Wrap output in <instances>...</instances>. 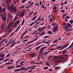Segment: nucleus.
Returning a JSON list of instances; mask_svg holds the SVG:
<instances>
[{
  "label": "nucleus",
  "mask_w": 73,
  "mask_h": 73,
  "mask_svg": "<svg viewBox=\"0 0 73 73\" xmlns=\"http://www.w3.org/2000/svg\"><path fill=\"white\" fill-rule=\"evenodd\" d=\"M64 50L62 51V54H65L67 52V51H66L65 50Z\"/></svg>",
  "instance_id": "13"
},
{
  "label": "nucleus",
  "mask_w": 73,
  "mask_h": 73,
  "mask_svg": "<svg viewBox=\"0 0 73 73\" xmlns=\"http://www.w3.org/2000/svg\"><path fill=\"white\" fill-rule=\"evenodd\" d=\"M56 8H57V7H56L55 6L53 7V9H54V10L56 9Z\"/></svg>",
  "instance_id": "50"
},
{
  "label": "nucleus",
  "mask_w": 73,
  "mask_h": 73,
  "mask_svg": "<svg viewBox=\"0 0 73 73\" xmlns=\"http://www.w3.org/2000/svg\"><path fill=\"white\" fill-rule=\"evenodd\" d=\"M14 67V66H13L12 67H8L7 68V69H11V68H13Z\"/></svg>",
  "instance_id": "27"
},
{
  "label": "nucleus",
  "mask_w": 73,
  "mask_h": 73,
  "mask_svg": "<svg viewBox=\"0 0 73 73\" xmlns=\"http://www.w3.org/2000/svg\"><path fill=\"white\" fill-rule=\"evenodd\" d=\"M46 65H48V66H50V64H48V63H46Z\"/></svg>",
  "instance_id": "59"
},
{
  "label": "nucleus",
  "mask_w": 73,
  "mask_h": 73,
  "mask_svg": "<svg viewBox=\"0 0 73 73\" xmlns=\"http://www.w3.org/2000/svg\"><path fill=\"white\" fill-rule=\"evenodd\" d=\"M64 3L62 2L61 3V5H64Z\"/></svg>",
  "instance_id": "62"
},
{
  "label": "nucleus",
  "mask_w": 73,
  "mask_h": 73,
  "mask_svg": "<svg viewBox=\"0 0 73 73\" xmlns=\"http://www.w3.org/2000/svg\"><path fill=\"white\" fill-rule=\"evenodd\" d=\"M69 22L71 24H73V20H70L69 21Z\"/></svg>",
  "instance_id": "30"
},
{
  "label": "nucleus",
  "mask_w": 73,
  "mask_h": 73,
  "mask_svg": "<svg viewBox=\"0 0 73 73\" xmlns=\"http://www.w3.org/2000/svg\"><path fill=\"white\" fill-rule=\"evenodd\" d=\"M58 39H56L54 40L53 42H52V44H54V43H56V42L57 41H58Z\"/></svg>",
  "instance_id": "32"
},
{
  "label": "nucleus",
  "mask_w": 73,
  "mask_h": 73,
  "mask_svg": "<svg viewBox=\"0 0 73 73\" xmlns=\"http://www.w3.org/2000/svg\"><path fill=\"white\" fill-rule=\"evenodd\" d=\"M40 21L38 22V23H36V25H37V24H40Z\"/></svg>",
  "instance_id": "63"
},
{
  "label": "nucleus",
  "mask_w": 73,
  "mask_h": 73,
  "mask_svg": "<svg viewBox=\"0 0 73 73\" xmlns=\"http://www.w3.org/2000/svg\"><path fill=\"white\" fill-rule=\"evenodd\" d=\"M60 12H63V13H65V10H62L60 11Z\"/></svg>",
  "instance_id": "55"
},
{
  "label": "nucleus",
  "mask_w": 73,
  "mask_h": 73,
  "mask_svg": "<svg viewBox=\"0 0 73 73\" xmlns=\"http://www.w3.org/2000/svg\"><path fill=\"white\" fill-rule=\"evenodd\" d=\"M43 51H44V50H42V49L41 48L39 52L40 54H42V52H43Z\"/></svg>",
  "instance_id": "9"
},
{
  "label": "nucleus",
  "mask_w": 73,
  "mask_h": 73,
  "mask_svg": "<svg viewBox=\"0 0 73 73\" xmlns=\"http://www.w3.org/2000/svg\"><path fill=\"white\" fill-rule=\"evenodd\" d=\"M11 0H5V2L7 4V8L9 9H11V10L10 11V12L11 13H12V12H13L16 13L17 11L16 8V6H14L13 4L12 3L11 4V7H10V6L9 5Z\"/></svg>",
  "instance_id": "1"
},
{
  "label": "nucleus",
  "mask_w": 73,
  "mask_h": 73,
  "mask_svg": "<svg viewBox=\"0 0 73 73\" xmlns=\"http://www.w3.org/2000/svg\"><path fill=\"white\" fill-rule=\"evenodd\" d=\"M68 45H69V44H67L66 45L63 47L62 48L60 49L59 50H62V49H63L64 48H65L67 47V46H68Z\"/></svg>",
  "instance_id": "10"
},
{
  "label": "nucleus",
  "mask_w": 73,
  "mask_h": 73,
  "mask_svg": "<svg viewBox=\"0 0 73 73\" xmlns=\"http://www.w3.org/2000/svg\"><path fill=\"white\" fill-rule=\"evenodd\" d=\"M73 42H72V43L70 45V46H69L68 48H67L66 49H65V50H68V49H70V48H72V47H73Z\"/></svg>",
  "instance_id": "7"
},
{
  "label": "nucleus",
  "mask_w": 73,
  "mask_h": 73,
  "mask_svg": "<svg viewBox=\"0 0 73 73\" xmlns=\"http://www.w3.org/2000/svg\"><path fill=\"white\" fill-rule=\"evenodd\" d=\"M25 70V68H21V69H19L20 71V70Z\"/></svg>",
  "instance_id": "46"
},
{
  "label": "nucleus",
  "mask_w": 73,
  "mask_h": 73,
  "mask_svg": "<svg viewBox=\"0 0 73 73\" xmlns=\"http://www.w3.org/2000/svg\"><path fill=\"white\" fill-rule=\"evenodd\" d=\"M36 65L33 66H30L31 68H33V67H36Z\"/></svg>",
  "instance_id": "54"
},
{
  "label": "nucleus",
  "mask_w": 73,
  "mask_h": 73,
  "mask_svg": "<svg viewBox=\"0 0 73 73\" xmlns=\"http://www.w3.org/2000/svg\"><path fill=\"white\" fill-rule=\"evenodd\" d=\"M39 21L38 19L36 20L35 22H34L35 23H36L37 22H38V21Z\"/></svg>",
  "instance_id": "57"
},
{
  "label": "nucleus",
  "mask_w": 73,
  "mask_h": 73,
  "mask_svg": "<svg viewBox=\"0 0 73 73\" xmlns=\"http://www.w3.org/2000/svg\"><path fill=\"white\" fill-rule=\"evenodd\" d=\"M19 61H20V59H19L18 60V61L16 62V64H17V63H18V62H19Z\"/></svg>",
  "instance_id": "64"
},
{
  "label": "nucleus",
  "mask_w": 73,
  "mask_h": 73,
  "mask_svg": "<svg viewBox=\"0 0 73 73\" xmlns=\"http://www.w3.org/2000/svg\"><path fill=\"white\" fill-rule=\"evenodd\" d=\"M4 16L5 17V20L4 19V17H3V21H5L6 20H7V19L5 18V14L4 15Z\"/></svg>",
  "instance_id": "12"
},
{
  "label": "nucleus",
  "mask_w": 73,
  "mask_h": 73,
  "mask_svg": "<svg viewBox=\"0 0 73 73\" xmlns=\"http://www.w3.org/2000/svg\"><path fill=\"white\" fill-rule=\"evenodd\" d=\"M36 65L33 66H30L31 68H33V67H36Z\"/></svg>",
  "instance_id": "53"
},
{
  "label": "nucleus",
  "mask_w": 73,
  "mask_h": 73,
  "mask_svg": "<svg viewBox=\"0 0 73 73\" xmlns=\"http://www.w3.org/2000/svg\"><path fill=\"white\" fill-rule=\"evenodd\" d=\"M25 15V13H24V11H22V13H20L19 15V16L20 17H22V16H24Z\"/></svg>",
  "instance_id": "5"
},
{
  "label": "nucleus",
  "mask_w": 73,
  "mask_h": 73,
  "mask_svg": "<svg viewBox=\"0 0 73 73\" xmlns=\"http://www.w3.org/2000/svg\"><path fill=\"white\" fill-rule=\"evenodd\" d=\"M19 28H20V26H19L17 28V29L15 30V33H16V32H17V31L19 30Z\"/></svg>",
  "instance_id": "17"
},
{
  "label": "nucleus",
  "mask_w": 73,
  "mask_h": 73,
  "mask_svg": "<svg viewBox=\"0 0 73 73\" xmlns=\"http://www.w3.org/2000/svg\"><path fill=\"white\" fill-rule=\"evenodd\" d=\"M5 24H4V25H2L1 27L2 31H3V29L4 28V27H5Z\"/></svg>",
  "instance_id": "15"
},
{
  "label": "nucleus",
  "mask_w": 73,
  "mask_h": 73,
  "mask_svg": "<svg viewBox=\"0 0 73 73\" xmlns=\"http://www.w3.org/2000/svg\"><path fill=\"white\" fill-rule=\"evenodd\" d=\"M35 24V23H34V22H33L30 25V26H32V25H33V24Z\"/></svg>",
  "instance_id": "49"
},
{
  "label": "nucleus",
  "mask_w": 73,
  "mask_h": 73,
  "mask_svg": "<svg viewBox=\"0 0 73 73\" xmlns=\"http://www.w3.org/2000/svg\"><path fill=\"white\" fill-rule=\"evenodd\" d=\"M8 16H9L10 17H12V15L11 14H10V13H8Z\"/></svg>",
  "instance_id": "36"
},
{
  "label": "nucleus",
  "mask_w": 73,
  "mask_h": 73,
  "mask_svg": "<svg viewBox=\"0 0 73 73\" xmlns=\"http://www.w3.org/2000/svg\"><path fill=\"white\" fill-rule=\"evenodd\" d=\"M13 1L15 4H16V0H13Z\"/></svg>",
  "instance_id": "56"
},
{
  "label": "nucleus",
  "mask_w": 73,
  "mask_h": 73,
  "mask_svg": "<svg viewBox=\"0 0 73 73\" xmlns=\"http://www.w3.org/2000/svg\"><path fill=\"white\" fill-rule=\"evenodd\" d=\"M27 1V0H23L21 2L22 3H24L25 1Z\"/></svg>",
  "instance_id": "44"
},
{
  "label": "nucleus",
  "mask_w": 73,
  "mask_h": 73,
  "mask_svg": "<svg viewBox=\"0 0 73 73\" xmlns=\"http://www.w3.org/2000/svg\"><path fill=\"white\" fill-rule=\"evenodd\" d=\"M8 60H9V59H8V58L7 59H5V60H4L3 61V63L4 62H6V61H8Z\"/></svg>",
  "instance_id": "37"
},
{
  "label": "nucleus",
  "mask_w": 73,
  "mask_h": 73,
  "mask_svg": "<svg viewBox=\"0 0 73 73\" xmlns=\"http://www.w3.org/2000/svg\"><path fill=\"white\" fill-rule=\"evenodd\" d=\"M42 33L40 34L39 36H41L42 35H45V33L44 32L42 31Z\"/></svg>",
  "instance_id": "16"
},
{
  "label": "nucleus",
  "mask_w": 73,
  "mask_h": 73,
  "mask_svg": "<svg viewBox=\"0 0 73 73\" xmlns=\"http://www.w3.org/2000/svg\"><path fill=\"white\" fill-rule=\"evenodd\" d=\"M10 55L11 54H7L6 56V58H7V57H9V56H10Z\"/></svg>",
  "instance_id": "43"
},
{
  "label": "nucleus",
  "mask_w": 73,
  "mask_h": 73,
  "mask_svg": "<svg viewBox=\"0 0 73 73\" xmlns=\"http://www.w3.org/2000/svg\"><path fill=\"white\" fill-rule=\"evenodd\" d=\"M28 39H26L25 40H24L23 41V42H25V41H28Z\"/></svg>",
  "instance_id": "52"
},
{
  "label": "nucleus",
  "mask_w": 73,
  "mask_h": 73,
  "mask_svg": "<svg viewBox=\"0 0 73 73\" xmlns=\"http://www.w3.org/2000/svg\"><path fill=\"white\" fill-rule=\"evenodd\" d=\"M18 71H20V69L15 70L14 71V72H17Z\"/></svg>",
  "instance_id": "39"
},
{
  "label": "nucleus",
  "mask_w": 73,
  "mask_h": 73,
  "mask_svg": "<svg viewBox=\"0 0 73 73\" xmlns=\"http://www.w3.org/2000/svg\"><path fill=\"white\" fill-rule=\"evenodd\" d=\"M62 47H63V46H57V47H56V49H60L62 48Z\"/></svg>",
  "instance_id": "19"
},
{
  "label": "nucleus",
  "mask_w": 73,
  "mask_h": 73,
  "mask_svg": "<svg viewBox=\"0 0 73 73\" xmlns=\"http://www.w3.org/2000/svg\"><path fill=\"white\" fill-rule=\"evenodd\" d=\"M56 25V22L53 23L52 24V26H54V25Z\"/></svg>",
  "instance_id": "26"
},
{
  "label": "nucleus",
  "mask_w": 73,
  "mask_h": 73,
  "mask_svg": "<svg viewBox=\"0 0 73 73\" xmlns=\"http://www.w3.org/2000/svg\"><path fill=\"white\" fill-rule=\"evenodd\" d=\"M10 27V25H9L8 27L7 28V30H8V29H10V30L8 31V33H11V32H12V29H10L9 28Z\"/></svg>",
  "instance_id": "6"
},
{
  "label": "nucleus",
  "mask_w": 73,
  "mask_h": 73,
  "mask_svg": "<svg viewBox=\"0 0 73 73\" xmlns=\"http://www.w3.org/2000/svg\"><path fill=\"white\" fill-rule=\"evenodd\" d=\"M21 66H22L21 65H19V66H15V67H16V68H20V67H21Z\"/></svg>",
  "instance_id": "42"
},
{
  "label": "nucleus",
  "mask_w": 73,
  "mask_h": 73,
  "mask_svg": "<svg viewBox=\"0 0 73 73\" xmlns=\"http://www.w3.org/2000/svg\"><path fill=\"white\" fill-rule=\"evenodd\" d=\"M37 32V30L35 32H34L32 34V35H35V33H36Z\"/></svg>",
  "instance_id": "51"
},
{
  "label": "nucleus",
  "mask_w": 73,
  "mask_h": 73,
  "mask_svg": "<svg viewBox=\"0 0 73 73\" xmlns=\"http://www.w3.org/2000/svg\"><path fill=\"white\" fill-rule=\"evenodd\" d=\"M53 33H52V32L51 31H49L48 32V34L49 35H50V34H52Z\"/></svg>",
  "instance_id": "22"
},
{
  "label": "nucleus",
  "mask_w": 73,
  "mask_h": 73,
  "mask_svg": "<svg viewBox=\"0 0 73 73\" xmlns=\"http://www.w3.org/2000/svg\"><path fill=\"white\" fill-rule=\"evenodd\" d=\"M1 9H2V7L0 6V12H2V11L1 10Z\"/></svg>",
  "instance_id": "48"
},
{
  "label": "nucleus",
  "mask_w": 73,
  "mask_h": 73,
  "mask_svg": "<svg viewBox=\"0 0 73 73\" xmlns=\"http://www.w3.org/2000/svg\"><path fill=\"white\" fill-rule=\"evenodd\" d=\"M67 29H68V28H65V30L66 31H71V30H73V29H70L68 30Z\"/></svg>",
  "instance_id": "14"
},
{
  "label": "nucleus",
  "mask_w": 73,
  "mask_h": 73,
  "mask_svg": "<svg viewBox=\"0 0 73 73\" xmlns=\"http://www.w3.org/2000/svg\"><path fill=\"white\" fill-rule=\"evenodd\" d=\"M54 28L52 29L53 32H56L57 30H58V25H57L55 27H54Z\"/></svg>",
  "instance_id": "3"
},
{
  "label": "nucleus",
  "mask_w": 73,
  "mask_h": 73,
  "mask_svg": "<svg viewBox=\"0 0 73 73\" xmlns=\"http://www.w3.org/2000/svg\"><path fill=\"white\" fill-rule=\"evenodd\" d=\"M50 52L51 51H48L47 52H45V54H46L45 55H46V54H47L49 53V52Z\"/></svg>",
  "instance_id": "41"
},
{
  "label": "nucleus",
  "mask_w": 73,
  "mask_h": 73,
  "mask_svg": "<svg viewBox=\"0 0 73 73\" xmlns=\"http://www.w3.org/2000/svg\"><path fill=\"white\" fill-rule=\"evenodd\" d=\"M14 33H15L14 32H13L11 35H10V36H9V37H12V36H13V35Z\"/></svg>",
  "instance_id": "29"
},
{
  "label": "nucleus",
  "mask_w": 73,
  "mask_h": 73,
  "mask_svg": "<svg viewBox=\"0 0 73 73\" xmlns=\"http://www.w3.org/2000/svg\"><path fill=\"white\" fill-rule=\"evenodd\" d=\"M46 47H48V46L43 47L42 48H41L42 49H46Z\"/></svg>",
  "instance_id": "40"
},
{
  "label": "nucleus",
  "mask_w": 73,
  "mask_h": 73,
  "mask_svg": "<svg viewBox=\"0 0 73 73\" xmlns=\"http://www.w3.org/2000/svg\"><path fill=\"white\" fill-rule=\"evenodd\" d=\"M66 25L65 26V25ZM63 26H65V27L66 28H67V29H69V28H71L72 27V25H71L69 23H67V24L64 23L63 24Z\"/></svg>",
  "instance_id": "2"
},
{
  "label": "nucleus",
  "mask_w": 73,
  "mask_h": 73,
  "mask_svg": "<svg viewBox=\"0 0 73 73\" xmlns=\"http://www.w3.org/2000/svg\"><path fill=\"white\" fill-rule=\"evenodd\" d=\"M24 7H25V6H21L20 7V8H24Z\"/></svg>",
  "instance_id": "61"
},
{
  "label": "nucleus",
  "mask_w": 73,
  "mask_h": 73,
  "mask_svg": "<svg viewBox=\"0 0 73 73\" xmlns=\"http://www.w3.org/2000/svg\"><path fill=\"white\" fill-rule=\"evenodd\" d=\"M55 62H56V63H58L59 62L58 60H55Z\"/></svg>",
  "instance_id": "47"
},
{
  "label": "nucleus",
  "mask_w": 73,
  "mask_h": 73,
  "mask_svg": "<svg viewBox=\"0 0 73 73\" xmlns=\"http://www.w3.org/2000/svg\"><path fill=\"white\" fill-rule=\"evenodd\" d=\"M10 64H12V63L9 62H7L5 63L4 65H10Z\"/></svg>",
  "instance_id": "25"
},
{
  "label": "nucleus",
  "mask_w": 73,
  "mask_h": 73,
  "mask_svg": "<svg viewBox=\"0 0 73 73\" xmlns=\"http://www.w3.org/2000/svg\"><path fill=\"white\" fill-rule=\"evenodd\" d=\"M43 30L42 29H38V32H41V31H43Z\"/></svg>",
  "instance_id": "28"
},
{
  "label": "nucleus",
  "mask_w": 73,
  "mask_h": 73,
  "mask_svg": "<svg viewBox=\"0 0 73 73\" xmlns=\"http://www.w3.org/2000/svg\"><path fill=\"white\" fill-rule=\"evenodd\" d=\"M20 22V21L19 20H18L15 23V27H16V25H17V24H19V22Z\"/></svg>",
  "instance_id": "8"
},
{
  "label": "nucleus",
  "mask_w": 73,
  "mask_h": 73,
  "mask_svg": "<svg viewBox=\"0 0 73 73\" xmlns=\"http://www.w3.org/2000/svg\"><path fill=\"white\" fill-rule=\"evenodd\" d=\"M25 22V20H23L22 23L21 24V26L23 25V24H24V22Z\"/></svg>",
  "instance_id": "24"
},
{
  "label": "nucleus",
  "mask_w": 73,
  "mask_h": 73,
  "mask_svg": "<svg viewBox=\"0 0 73 73\" xmlns=\"http://www.w3.org/2000/svg\"><path fill=\"white\" fill-rule=\"evenodd\" d=\"M30 68H31V66L28 67L26 68H25V70H24V71H27V70H28V69H30Z\"/></svg>",
  "instance_id": "20"
},
{
  "label": "nucleus",
  "mask_w": 73,
  "mask_h": 73,
  "mask_svg": "<svg viewBox=\"0 0 73 73\" xmlns=\"http://www.w3.org/2000/svg\"><path fill=\"white\" fill-rule=\"evenodd\" d=\"M5 8H3L2 9V11H3V12H5Z\"/></svg>",
  "instance_id": "45"
},
{
  "label": "nucleus",
  "mask_w": 73,
  "mask_h": 73,
  "mask_svg": "<svg viewBox=\"0 0 73 73\" xmlns=\"http://www.w3.org/2000/svg\"><path fill=\"white\" fill-rule=\"evenodd\" d=\"M40 17H41V16H40L39 17H38V20L39 21H41V18H40Z\"/></svg>",
  "instance_id": "33"
},
{
  "label": "nucleus",
  "mask_w": 73,
  "mask_h": 73,
  "mask_svg": "<svg viewBox=\"0 0 73 73\" xmlns=\"http://www.w3.org/2000/svg\"><path fill=\"white\" fill-rule=\"evenodd\" d=\"M48 67H45L43 68V69L44 70L47 69H48Z\"/></svg>",
  "instance_id": "58"
},
{
  "label": "nucleus",
  "mask_w": 73,
  "mask_h": 73,
  "mask_svg": "<svg viewBox=\"0 0 73 73\" xmlns=\"http://www.w3.org/2000/svg\"><path fill=\"white\" fill-rule=\"evenodd\" d=\"M60 67H56L55 69V70H58V69H60Z\"/></svg>",
  "instance_id": "23"
},
{
  "label": "nucleus",
  "mask_w": 73,
  "mask_h": 73,
  "mask_svg": "<svg viewBox=\"0 0 73 73\" xmlns=\"http://www.w3.org/2000/svg\"><path fill=\"white\" fill-rule=\"evenodd\" d=\"M53 20V18L52 17H51L50 19V23H51L52 21V20Z\"/></svg>",
  "instance_id": "31"
},
{
  "label": "nucleus",
  "mask_w": 73,
  "mask_h": 73,
  "mask_svg": "<svg viewBox=\"0 0 73 73\" xmlns=\"http://www.w3.org/2000/svg\"><path fill=\"white\" fill-rule=\"evenodd\" d=\"M17 17H14V21H15V20H16L17 19Z\"/></svg>",
  "instance_id": "60"
},
{
  "label": "nucleus",
  "mask_w": 73,
  "mask_h": 73,
  "mask_svg": "<svg viewBox=\"0 0 73 73\" xmlns=\"http://www.w3.org/2000/svg\"><path fill=\"white\" fill-rule=\"evenodd\" d=\"M54 28L52 29L53 32H56L57 30H58V25H57L55 27H54Z\"/></svg>",
  "instance_id": "4"
},
{
  "label": "nucleus",
  "mask_w": 73,
  "mask_h": 73,
  "mask_svg": "<svg viewBox=\"0 0 73 73\" xmlns=\"http://www.w3.org/2000/svg\"><path fill=\"white\" fill-rule=\"evenodd\" d=\"M49 37V36H46L43 37L44 38H48Z\"/></svg>",
  "instance_id": "38"
},
{
  "label": "nucleus",
  "mask_w": 73,
  "mask_h": 73,
  "mask_svg": "<svg viewBox=\"0 0 73 73\" xmlns=\"http://www.w3.org/2000/svg\"><path fill=\"white\" fill-rule=\"evenodd\" d=\"M41 47V46H38V47H37L36 48V50H37L38 49H39V48H40Z\"/></svg>",
  "instance_id": "21"
},
{
  "label": "nucleus",
  "mask_w": 73,
  "mask_h": 73,
  "mask_svg": "<svg viewBox=\"0 0 73 73\" xmlns=\"http://www.w3.org/2000/svg\"><path fill=\"white\" fill-rule=\"evenodd\" d=\"M16 44V42H14L13 44H12L10 46V47H12L14 45Z\"/></svg>",
  "instance_id": "18"
},
{
  "label": "nucleus",
  "mask_w": 73,
  "mask_h": 73,
  "mask_svg": "<svg viewBox=\"0 0 73 73\" xmlns=\"http://www.w3.org/2000/svg\"><path fill=\"white\" fill-rule=\"evenodd\" d=\"M35 55H36V54H32L31 55V56L32 57H35Z\"/></svg>",
  "instance_id": "35"
},
{
  "label": "nucleus",
  "mask_w": 73,
  "mask_h": 73,
  "mask_svg": "<svg viewBox=\"0 0 73 73\" xmlns=\"http://www.w3.org/2000/svg\"><path fill=\"white\" fill-rule=\"evenodd\" d=\"M37 16H35L34 17H33L32 19V21H33V20H36V19H37Z\"/></svg>",
  "instance_id": "11"
},
{
  "label": "nucleus",
  "mask_w": 73,
  "mask_h": 73,
  "mask_svg": "<svg viewBox=\"0 0 73 73\" xmlns=\"http://www.w3.org/2000/svg\"><path fill=\"white\" fill-rule=\"evenodd\" d=\"M65 19H70V18H69V16L68 15H67Z\"/></svg>",
  "instance_id": "34"
}]
</instances>
